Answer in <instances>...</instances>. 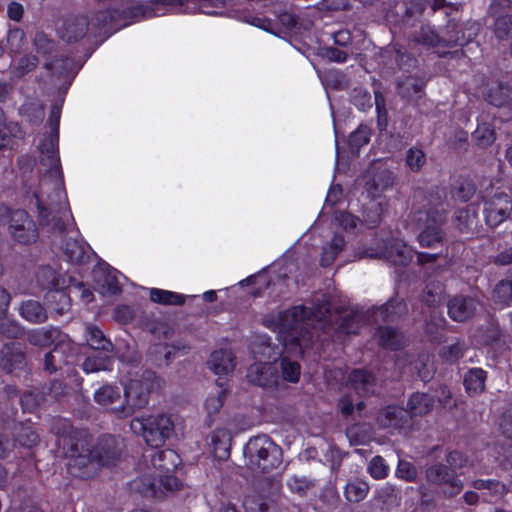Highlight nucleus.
Here are the masks:
<instances>
[{
  "label": "nucleus",
  "mask_w": 512,
  "mask_h": 512,
  "mask_svg": "<svg viewBox=\"0 0 512 512\" xmlns=\"http://www.w3.org/2000/svg\"><path fill=\"white\" fill-rule=\"evenodd\" d=\"M7 224L12 238L21 244L36 241L38 230L34 220L23 209L7 210Z\"/></svg>",
  "instance_id": "nucleus-10"
},
{
  "label": "nucleus",
  "mask_w": 512,
  "mask_h": 512,
  "mask_svg": "<svg viewBox=\"0 0 512 512\" xmlns=\"http://www.w3.org/2000/svg\"><path fill=\"white\" fill-rule=\"evenodd\" d=\"M17 433V439L21 446L32 447L39 442V435L30 427L23 424H18L14 427Z\"/></svg>",
  "instance_id": "nucleus-45"
},
{
  "label": "nucleus",
  "mask_w": 512,
  "mask_h": 512,
  "mask_svg": "<svg viewBox=\"0 0 512 512\" xmlns=\"http://www.w3.org/2000/svg\"><path fill=\"white\" fill-rule=\"evenodd\" d=\"M252 353L258 361L248 369L247 377L249 381L262 387L275 384L277 380L268 361L275 359L280 354L278 347L271 344L269 337L262 335L258 336L253 342Z\"/></svg>",
  "instance_id": "nucleus-7"
},
{
  "label": "nucleus",
  "mask_w": 512,
  "mask_h": 512,
  "mask_svg": "<svg viewBox=\"0 0 512 512\" xmlns=\"http://www.w3.org/2000/svg\"><path fill=\"white\" fill-rule=\"evenodd\" d=\"M21 138L22 131L17 123H4L0 127V150L12 149Z\"/></svg>",
  "instance_id": "nucleus-24"
},
{
  "label": "nucleus",
  "mask_w": 512,
  "mask_h": 512,
  "mask_svg": "<svg viewBox=\"0 0 512 512\" xmlns=\"http://www.w3.org/2000/svg\"><path fill=\"white\" fill-rule=\"evenodd\" d=\"M19 313L25 320L32 323H42L47 319V313L43 306L33 300L23 302L19 308Z\"/></svg>",
  "instance_id": "nucleus-25"
},
{
  "label": "nucleus",
  "mask_w": 512,
  "mask_h": 512,
  "mask_svg": "<svg viewBox=\"0 0 512 512\" xmlns=\"http://www.w3.org/2000/svg\"><path fill=\"white\" fill-rule=\"evenodd\" d=\"M37 280L41 286L46 289L53 290L62 284V280L57 276L55 270L50 266H45L37 272Z\"/></svg>",
  "instance_id": "nucleus-43"
},
{
  "label": "nucleus",
  "mask_w": 512,
  "mask_h": 512,
  "mask_svg": "<svg viewBox=\"0 0 512 512\" xmlns=\"http://www.w3.org/2000/svg\"><path fill=\"white\" fill-rule=\"evenodd\" d=\"M389 466L381 456L373 457L367 467V471L370 476L374 479H384L389 474Z\"/></svg>",
  "instance_id": "nucleus-50"
},
{
  "label": "nucleus",
  "mask_w": 512,
  "mask_h": 512,
  "mask_svg": "<svg viewBox=\"0 0 512 512\" xmlns=\"http://www.w3.org/2000/svg\"><path fill=\"white\" fill-rule=\"evenodd\" d=\"M246 466L256 473H267L282 461V450L268 436L251 438L243 450Z\"/></svg>",
  "instance_id": "nucleus-5"
},
{
  "label": "nucleus",
  "mask_w": 512,
  "mask_h": 512,
  "mask_svg": "<svg viewBox=\"0 0 512 512\" xmlns=\"http://www.w3.org/2000/svg\"><path fill=\"white\" fill-rule=\"evenodd\" d=\"M287 485L291 491L302 494L313 486L314 483L305 477L292 476L288 479Z\"/></svg>",
  "instance_id": "nucleus-63"
},
{
  "label": "nucleus",
  "mask_w": 512,
  "mask_h": 512,
  "mask_svg": "<svg viewBox=\"0 0 512 512\" xmlns=\"http://www.w3.org/2000/svg\"><path fill=\"white\" fill-rule=\"evenodd\" d=\"M486 372L481 368L471 369L464 378V386L469 394H478L484 390Z\"/></svg>",
  "instance_id": "nucleus-31"
},
{
  "label": "nucleus",
  "mask_w": 512,
  "mask_h": 512,
  "mask_svg": "<svg viewBox=\"0 0 512 512\" xmlns=\"http://www.w3.org/2000/svg\"><path fill=\"white\" fill-rule=\"evenodd\" d=\"M377 421L383 428L401 429L408 423L407 411L397 406H388L380 411Z\"/></svg>",
  "instance_id": "nucleus-16"
},
{
  "label": "nucleus",
  "mask_w": 512,
  "mask_h": 512,
  "mask_svg": "<svg viewBox=\"0 0 512 512\" xmlns=\"http://www.w3.org/2000/svg\"><path fill=\"white\" fill-rule=\"evenodd\" d=\"M62 250L68 261L78 265L88 263L93 254L88 244L72 235L62 245Z\"/></svg>",
  "instance_id": "nucleus-13"
},
{
  "label": "nucleus",
  "mask_w": 512,
  "mask_h": 512,
  "mask_svg": "<svg viewBox=\"0 0 512 512\" xmlns=\"http://www.w3.org/2000/svg\"><path fill=\"white\" fill-rule=\"evenodd\" d=\"M394 183V174L391 171L383 170L378 173L371 184H368V191L373 197L390 188Z\"/></svg>",
  "instance_id": "nucleus-40"
},
{
  "label": "nucleus",
  "mask_w": 512,
  "mask_h": 512,
  "mask_svg": "<svg viewBox=\"0 0 512 512\" xmlns=\"http://www.w3.org/2000/svg\"><path fill=\"white\" fill-rule=\"evenodd\" d=\"M494 33L499 40L512 37V14H502L496 18Z\"/></svg>",
  "instance_id": "nucleus-46"
},
{
  "label": "nucleus",
  "mask_w": 512,
  "mask_h": 512,
  "mask_svg": "<svg viewBox=\"0 0 512 512\" xmlns=\"http://www.w3.org/2000/svg\"><path fill=\"white\" fill-rule=\"evenodd\" d=\"M447 463L450 468L443 464H435L426 470L428 482L440 486L445 495L453 497L463 489V482L458 479L456 470L472 467V462L461 452L449 453Z\"/></svg>",
  "instance_id": "nucleus-6"
},
{
  "label": "nucleus",
  "mask_w": 512,
  "mask_h": 512,
  "mask_svg": "<svg viewBox=\"0 0 512 512\" xmlns=\"http://www.w3.org/2000/svg\"><path fill=\"white\" fill-rule=\"evenodd\" d=\"M25 365V356L20 344L5 345L0 354V366L7 372L22 369Z\"/></svg>",
  "instance_id": "nucleus-15"
},
{
  "label": "nucleus",
  "mask_w": 512,
  "mask_h": 512,
  "mask_svg": "<svg viewBox=\"0 0 512 512\" xmlns=\"http://www.w3.org/2000/svg\"><path fill=\"white\" fill-rule=\"evenodd\" d=\"M60 108L54 106L51 111L52 132L39 143L40 162L46 167L45 175L34 192L36 206L42 224L48 225L59 234L66 231L71 220L67 208L66 195L60 179V161L58 157V125Z\"/></svg>",
  "instance_id": "nucleus-1"
},
{
  "label": "nucleus",
  "mask_w": 512,
  "mask_h": 512,
  "mask_svg": "<svg viewBox=\"0 0 512 512\" xmlns=\"http://www.w3.org/2000/svg\"><path fill=\"white\" fill-rule=\"evenodd\" d=\"M231 440L232 435L228 430L219 428L213 431L210 445L216 458L224 460L229 457Z\"/></svg>",
  "instance_id": "nucleus-20"
},
{
  "label": "nucleus",
  "mask_w": 512,
  "mask_h": 512,
  "mask_svg": "<svg viewBox=\"0 0 512 512\" xmlns=\"http://www.w3.org/2000/svg\"><path fill=\"white\" fill-rule=\"evenodd\" d=\"M349 381L351 386L359 393V394H368L373 392L374 387V377L364 370H354L350 376Z\"/></svg>",
  "instance_id": "nucleus-28"
},
{
  "label": "nucleus",
  "mask_w": 512,
  "mask_h": 512,
  "mask_svg": "<svg viewBox=\"0 0 512 512\" xmlns=\"http://www.w3.org/2000/svg\"><path fill=\"white\" fill-rule=\"evenodd\" d=\"M398 88L399 93L403 97L412 98L421 93L423 89V83L414 77H407L405 80L399 83Z\"/></svg>",
  "instance_id": "nucleus-49"
},
{
  "label": "nucleus",
  "mask_w": 512,
  "mask_h": 512,
  "mask_svg": "<svg viewBox=\"0 0 512 512\" xmlns=\"http://www.w3.org/2000/svg\"><path fill=\"white\" fill-rule=\"evenodd\" d=\"M494 299L504 305L512 301V280H503L497 284L494 289Z\"/></svg>",
  "instance_id": "nucleus-55"
},
{
  "label": "nucleus",
  "mask_w": 512,
  "mask_h": 512,
  "mask_svg": "<svg viewBox=\"0 0 512 512\" xmlns=\"http://www.w3.org/2000/svg\"><path fill=\"white\" fill-rule=\"evenodd\" d=\"M151 301L163 305H181L185 297L179 293L157 288L150 289Z\"/></svg>",
  "instance_id": "nucleus-38"
},
{
  "label": "nucleus",
  "mask_w": 512,
  "mask_h": 512,
  "mask_svg": "<svg viewBox=\"0 0 512 512\" xmlns=\"http://www.w3.org/2000/svg\"><path fill=\"white\" fill-rule=\"evenodd\" d=\"M426 163L425 153L416 147L410 148L406 153V164L413 172H419Z\"/></svg>",
  "instance_id": "nucleus-52"
},
{
  "label": "nucleus",
  "mask_w": 512,
  "mask_h": 512,
  "mask_svg": "<svg viewBox=\"0 0 512 512\" xmlns=\"http://www.w3.org/2000/svg\"><path fill=\"white\" fill-rule=\"evenodd\" d=\"M346 436L351 445L366 444L373 438L372 428L367 424H355L346 430Z\"/></svg>",
  "instance_id": "nucleus-32"
},
{
  "label": "nucleus",
  "mask_w": 512,
  "mask_h": 512,
  "mask_svg": "<svg viewBox=\"0 0 512 512\" xmlns=\"http://www.w3.org/2000/svg\"><path fill=\"white\" fill-rule=\"evenodd\" d=\"M407 312V306L401 300L391 299L373 313L375 321H394Z\"/></svg>",
  "instance_id": "nucleus-21"
},
{
  "label": "nucleus",
  "mask_w": 512,
  "mask_h": 512,
  "mask_svg": "<svg viewBox=\"0 0 512 512\" xmlns=\"http://www.w3.org/2000/svg\"><path fill=\"white\" fill-rule=\"evenodd\" d=\"M511 212L512 202L506 194H495L485 203V219L487 224L491 227L500 225L510 216Z\"/></svg>",
  "instance_id": "nucleus-11"
},
{
  "label": "nucleus",
  "mask_w": 512,
  "mask_h": 512,
  "mask_svg": "<svg viewBox=\"0 0 512 512\" xmlns=\"http://www.w3.org/2000/svg\"><path fill=\"white\" fill-rule=\"evenodd\" d=\"M413 249L401 240H396L383 252H364L360 257H384L397 265H407L413 258Z\"/></svg>",
  "instance_id": "nucleus-12"
},
{
  "label": "nucleus",
  "mask_w": 512,
  "mask_h": 512,
  "mask_svg": "<svg viewBox=\"0 0 512 512\" xmlns=\"http://www.w3.org/2000/svg\"><path fill=\"white\" fill-rule=\"evenodd\" d=\"M281 377L290 383H297L301 375V366L298 362L292 361L287 357L282 358L280 362Z\"/></svg>",
  "instance_id": "nucleus-44"
},
{
  "label": "nucleus",
  "mask_w": 512,
  "mask_h": 512,
  "mask_svg": "<svg viewBox=\"0 0 512 512\" xmlns=\"http://www.w3.org/2000/svg\"><path fill=\"white\" fill-rule=\"evenodd\" d=\"M71 345L68 342H59L50 352L46 354V362L47 365L50 364V359L55 358V361L58 362L61 367L62 364L71 363L70 356L67 355V352L70 351Z\"/></svg>",
  "instance_id": "nucleus-48"
},
{
  "label": "nucleus",
  "mask_w": 512,
  "mask_h": 512,
  "mask_svg": "<svg viewBox=\"0 0 512 512\" xmlns=\"http://www.w3.org/2000/svg\"><path fill=\"white\" fill-rule=\"evenodd\" d=\"M465 349V344L461 342L444 346L440 350V357L445 361L455 362L463 356Z\"/></svg>",
  "instance_id": "nucleus-56"
},
{
  "label": "nucleus",
  "mask_w": 512,
  "mask_h": 512,
  "mask_svg": "<svg viewBox=\"0 0 512 512\" xmlns=\"http://www.w3.org/2000/svg\"><path fill=\"white\" fill-rule=\"evenodd\" d=\"M362 319H363V316L361 313H359V312L350 313L349 315H346L343 318V320L339 326V330L342 333H346V334L356 333L360 326V323L362 322Z\"/></svg>",
  "instance_id": "nucleus-58"
},
{
  "label": "nucleus",
  "mask_w": 512,
  "mask_h": 512,
  "mask_svg": "<svg viewBox=\"0 0 512 512\" xmlns=\"http://www.w3.org/2000/svg\"><path fill=\"white\" fill-rule=\"evenodd\" d=\"M88 30V21L85 16L67 19L60 31L61 37L67 42H74L85 36Z\"/></svg>",
  "instance_id": "nucleus-18"
},
{
  "label": "nucleus",
  "mask_w": 512,
  "mask_h": 512,
  "mask_svg": "<svg viewBox=\"0 0 512 512\" xmlns=\"http://www.w3.org/2000/svg\"><path fill=\"white\" fill-rule=\"evenodd\" d=\"M477 303L471 297L457 296L448 304V314L455 321L467 320L476 310Z\"/></svg>",
  "instance_id": "nucleus-14"
},
{
  "label": "nucleus",
  "mask_w": 512,
  "mask_h": 512,
  "mask_svg": "<svg viewBox=\"0 0 512 512\" xmlns=\"http://www.w3.org/2000/svg\"><path fill=\"white\" fill-rule=\"evenodd\" d=\"M86 340L89 346L95 350H102L104 352H111L113 350V344L110 340L94 325L86 327Z\"/></svg>",
  "instance_id": "nucleus-27"
},
{
  "label": "nucleus",
  "mask_w": 512,
  "mask_h": 512,
  "mask_svg": "<svg viewBox=\"0 0 512 512\" xmlns=\"http://www.w3.org/2000/svg\"><path fill=\"white\" fill-rule=\"evenodd\" d=\"M487 101L497 107L512 106V89L503 84L492 85L486 92Z\"/></svg>",
  "instance_id": "nucleus-23"
},
{
  "label": "nucleus",
  "mask_w": 512,
  "mask_h": 512,
  "mask_svg": "<svg viewBox=\"0 0 512 512\" xmlns=\"http://www.w3.org/2000/svg\"><path fill=\"white\" fill-rule=\"evenodd\" d=\"M370 139V130L367 126H360L349 137V145L353 151H358Z\"/></svg>",
  "instance_id": "nucleus-57"
},
{
  "label": "nucleus",
  "mask_w": 512,
  "mask_h": 512,
  "mask_svg": "<svg viewBox=\"0 0 512 512\" xmlns=\"http://www.w3.org/2000/svg\"><path fill=\"white\" fill-rule=\"evenodd\" d=\"M414 221L422 229L418 235V241L422 247H434L443 239L441 229L445 221V209L441 202L433 206H423L414 213Z\"/></svg>",
  "instance_id": "nucleus-9"
},
{
  "label": "nucleus",
  "mask_w": 512,
  "mask_h": 512,
  "mask_svg": "<svg viewBox=\"0 0 512 512\" xmlns=\"http://www.w3.org/2000/svg\"><path fill=\"white\" fill-rule=\"evenodd\" d=\"M244 507L248 512H274L275 507L272 502L259 497L248 496L244 500Z\"/></svg>",
  "instance_id": "nucleus-53"
},
{
  "label": "nucleus",
  "mask_w": 512,
  "mask_h": 512,
  "mask_svg": "<svg viewBox=\"0 0 512 512\" xmlns=\"http://www.w3.org/2000/svg\"><path fill=\"white\" fill-rule=\"evenodd\" d=\"M24 333V328L14 319L7 316L0 318V335L7 338H18Z\"/></svg>",
  "instance_id": "nucleus-47"
},
{
  "label": "nucleus",
  "mask_w": 512,
  "mask_h": 512,
  "mask_svg": "<svg viewBox=\"0 0 512 512\" xmlns=\"http://www.w3.org/2000/svg\"><path fill=\"white\" fill-rule=\"evenodd\" d=\"M163 380L153 371H144L141 376L129 379L124 385L125 404L112 408L118 417H128L135 410L145 407L149 394L162 389Z\"/></svg>",
  "instance_id": "nucleus-4"
},
{
  "label": "nucleus",
  "mask_w": 512,
  "mask_h": 512,
  "mask_svg": "<svg viewBox=\"0 0 512 512\" xmlns=\"http://www.w3.org/2000/svg\"><path fill=\"white\" fill-rule=\"evenodd\" d=\"M434 400L425 393H414L410 396L407 403V413L413 416L425 415L432 411Z\"/></svg>",
  "instance_id": "nucleus-22"
},
{
  "label": "nucleus",
  "mask_w": 512,
  "mask_h": 512,
  "mask_svg": "<svg viewBox=\"0 0 512 512\" xmlns=\"http://www.w3.org/2000/svg\"><path fill=\"white\" fill-rule=\"evenodd\" d=\"M474 35H476V30L473 33H469L467 38L463 35L462 37H456L455 39H443V42L446 45L455 44L462 46L465 43L469 42ZM416 42L422 43L423 45H426L428 47H434L437 46L440 42H442V40L435 33L434 30H432L429 26H425L422 27L420 35L416 38Z\"/></svg>",
  "instance_id": "nucleus-19"
},
{
  "label": "nucleus",
  "mask_w": 512,
  "mask_h": 512,
  "mask_svg": "<svg viewBox=\"0 0 512 512\" xmlns=\"http://www.w3.org/2000/svg\"><path fill=\"white\" fill-rule=\"evenodd\" d=\"M208 365L215 374L227 375L235 368L234 355L227 349L216 350L211 354Z\"/></svg>",
  "instance_id": "nucleus-17"
},
{
  "label": "nucleus",
  "mask_w": 512,
  "mask_h": 512,
  "mask_svg": "<svg viewBox=\"0 0 512 512\" xmlns=\"http://www.w3.org/2000/svg\"><path fill=\"white\" fill-rule=\"evenodd\" d=\"M121 393L118 387L109 384L103 385L94 392V400L103 407H109L119 401Z\"/></svg>",
  "instance_id": "nucleus-34"
},
{
  "label": "nucleus",
  "mask_w": 512,
  "mask_h": 512,
  "mask_svg": "<svg viewBox=\"0 0 512 512\" xmlns=\"http://www.w3.org/2000/svg\"><path fill=\"white\" fill-rule=\"evenodd\" d=\"M377 338L381 346L393 350L400 348L404 343L402 334L390 327H380Z\"/></svg>",
  "instance_id": "nucleus-30"
},
{
  "label": "nucleus",
  "mask_w": 512,
  "mask_h": 512,
  "mask_svg": "<svg viewBox=\"0 0 512 512\" xmlns=\"http://www.w3.org/2000/svg\"><path fill=\"white\" fill-rule=\"evenodd\" d=\"M188 349L189 347L181 342L172 345L166 344L156 346V352L163 355L165 364L168 363L171 356H175L176 354H185Z\"/></svg>",
  "instance_id": "nucleus-59"
},
{
  "label": "nucleus",
  "mask_w": 512,
  "mask_h": 512,
  "mask_svg": "<svg viewBox=\"0 0 512 512\" xmlns=\"http://www.w3.org/2000/svg\"><path fill=\"white\" fill-rule=\"evenodd\" d=\"M151 462L156 469L169 473L177 467L179 458L173 450L167 449L156 452L151 457Z\"/></svg>",
  "instance_id": "nucleus-26"
},
{
  "label": "nucleus",
  "mask_w": 512,
  "mask_h": 512,
  "mask_svg": "<svg viewBox=\"0 0 512 512\" xmlns=\"http://www.w3.org/2000/svg\"><path fill=\"white\" fill-rule=\"evenodd\" d=\"M225 397L226 390L223 388V383H220L219 387L208 395L204 403V408L209 418L220 411Z\"/></svg>",
  "instance_id": "nucleus-39"
},
{
  "label": "nucleus",
  "mask_w": 512,
  "mask_h": 512,
  "mask_svg": "<svg viewBox=\"0 0 512 512\" xmlns=\"http://www.w3.org/2000/svg\"><path fill=\"white\" fill-rule=\"evenodd\" d=\"M112 359L108 355L95 354L86 357L82 363V369L85 373H94L99 371L110 370Z\"/></svg>",
  "instance_id": "nucleus-35"
},
{
  "label": "nucleus",
  "mask_w": 512,
  "mask_h": 512,
  "mask_svg": "<svg viewBox=\"0 0 512 512\" xmlns=\"http://www.w3.org/2000/svg\"><path fill=\"white\" fill-rule=\"evenodd\" d=\"M375 498L385 505H392L397 502L398 494L394 485L385 483L375 489Z\"/></svg>",
  "instance_id": "nucleus-51"
},
{
  "label": "nucleus",
  "mask_w": 512,
  "mask_h": 512,
  "mask_svg": "<svg viewBox=\"0 0 512 512\" xmlns=\"http://www.w3.org/2000/svg\"><path fill=\"white\" fill-rule=\"evenodd\" d=\"M396 476L405 481H414L417 477V470L415 466L405 460H399L396 468Z\"/></svg>",
  "instance_id": "nucleus-61"
},
{
  "label": "nucleus",
  "mask_w": 512,
  "mask_h": 512,
  "mask_svg": "<svg viewBox=\"0 0 512 512\" xmlns=\"http://www.w3.org/2000/svg\"><path fill=\"white\" fill-rule=\"evenodd\" d=\"M345 241L344 238L340 235H335L331 242L323 249L322 257H321V265L322 266H330L335 260L338 253L344 247Z\"/></svg>",
  "instance_id": "nucleus-42"
},
{
  "label": "nucleus",
  "mask_w": 512,
  "mask_h": 512,
  "mask_svg": "<svg viewBox=\"0 0 512 512\" xmlns=\"http://www.w3.org/2000/svg\"><path fill=\"white\" fill-rule=\"evenodd\" d=\"M58 336L55 328H39L28 332V341L35 346L45 347L51 344Z\"/></svg>",
  "instance_id": "nucleus-36"
},
{
  "label": "nucleus",
  "mask_w": 512,
  "mask_h": 512,
  "mask_svg": "<svg viewBox=\"0 0 512 512\" xmlns=\"http://www.w3.org/2000/svg\"><path fill=\"white\" fill-rule=\"evenodd\" d=\"M326 305L312 311L304 306H296L284 312L270 313L263 317V324L277 332V339L289 353H302L309 346L312 334L309 326L327 317Z\"/></svg>",
  "instance_id": "nucleus-3"
},
{
  "label": "nucleus",
  "mask_w": 512,
  "mask_h": 512,
  "mask_svg": "<svg viewBox=\"0 0 512 512\" xmlns=\"http://www.w3.org/2000/svg\"><path fill=\"white\" fill-rule=\"evenodd\" d=\"M334 221L337 226L346 231H352L357 227L358 218L346 212H339L335 215Z\"/></svg>",
  "instance_id": "nucleus-62"
},
{
  "label": "nucleus",
  "mask_w": 512,
  "mask_h": 512,
  "mask_svg": "<svg viewBox=\"0 0 512 512\" xmlns=\"http://www.w3.org/2000/svg\"><path fill=\"white\" fill-rule=\"evenodd\" d=\"M352 101L356 105V107L365 111L368 108L372 107V97L368 91L362 88H356L352 93Z\"/></svg>",
  "instance_id": "nucleus-60"
},
{
  "label": "nucleus",
  "mask_w": 512,
  "mask_h": 512,
  "mask_svg": "<svg viewBox=\"0 0 512 512\" xmlns=\"http://www.w3.org/2000/svg\"><path fill=\"white\" fill-rule=\"evenodd\" d=\"M130 429L134 434L141 436L149 446L158 448L172 433L173 423L166 414L147 415L132 419Z\"/></svg>",
  "instance_id": "nucleus-8"
},
{
  "label": "nucleus",
  "mask_w": 512,
  "mask_h": 512,
  "mask_svg": "<svg viewBox=\"0 0 512 512\" xmlns=\"http://www.w3.org/2000/svg\"><path fill=\"white\" fill-rule=\"evenodd\" d=\"M473 136L479 145L488 146L495 140V131L490 124L482 123L478 125Z\"/></svg>",
  "instance_id": "nucleus-54"
},
{
  "label": "nucleus",
  "mask_w": 512,
  "mask_h": 512,
  "mask_svg": "<svg viewBox=\"0 0 512 512\" xmlns=\"http://www.w3.org/2000/svg\"><path fill=\"white\" fill-rule=\"evenodd\" d=\"M52 431L58 449L68 459V471L76 477H91L100 466L114 464L123 450V440L111 435L101 437L92 448L88 433L74 429L67 420H55Z\"/></svg>",
  "instance_id": "nucleus-2"
},
{
  "label": "nucleus",
  "mask_w": 512,
  "mask_h": 512,
  "mask_svg": "<svg viewBox=\"0 0 512 512\" xmlns=\"http://www.w3.org/2000/svg\"><path fill=\"white\" fill-rule=\"evenodd\" d=\"M370 490L369 484L361 479L349 481L344 488V496L347 501L358 503L366 498Z\"/></svg>",
  "instance_id": "nucleus-29"
},
{
  "label": "nucleus",
  "mask_w": 512,
  "mask_h": 512,
  "mask_svg": "<svg viewBox=\"0 0 512 512\" xmlns=\"http://www.w3.org/2000/svg\"><path fill=\"white\" fill-rule=\"evenodd\" d=\"M472 486L477 490H487L495 499H500L508 493L507 486L495 479H478L473 481Z\"/></svg>",
  "instance_id": "nucleus-37"
},
{
  "label": "nucleus",
  "mask_w": 512,
  "mask_h": 512,
  "mask_svg": "<svg viewBox=\"0 0 512 512\" xmlns=\"http://www.w3.org/2000/svg\"><path fill=\"white\" fill-rule=\"evenodd\" d=\"M65 287V281L62 280V284L53 290H50L46 296V301L48 304H52V302H57V305L54 309L58 313H63L65 310L69 308L70 305V297L63 289Z\"/></svg>",
  "instance_id": "nucleus-41"
},
{
  "label": "nucleus",
  "mask_w": 512,
  "mask_h": 512,
  "mask_svg": "<svg viewBox=\"0 0 512 512\" xmlns=\"http://www.w3.org/2000/svg\"><path fill=\"white\" fill-rule=\"evenodd\" d=\"M499 430L505 438L512 440V411L505 412L501 415Z\"/></svg>",
  "instance_id": "nucleus-64"
},
{
  "label": "nucleus",
  "mask_w": 512,
  "mask_h": 512,
  "mask_svg": "<svg viewBox=\"0 0 512 512\" xmlns=\"http://www.w3.org/2000/svg\"><path fill=\"white\" fill-rule=\"evenodd\" d=\"M180 5H187V9L199 10L208 15H215L218 12L215 8L222 7L226 0H177Z\"/></svg>",
  "instance_id": "nucleus-33"
}]
</instances>
